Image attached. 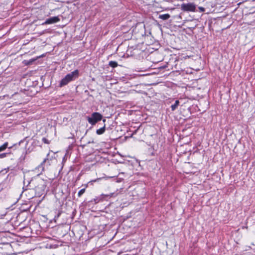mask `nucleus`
<instances>
[{"label":"nucleus","instance_id":"1","mask_svg":"<svg viewBox=\"0 0 255 255\" xmlns=\"http://www.w3.org/2000/svg\"><path fill=\"white\" fill-rule=\"evenodd\" d=\"M79 76V71L78 70H75L74 71L67 74L60 82V87H63L66 85L70 82L73 81Z\"/></svg>","mask_w":255,"mask_h":255},{"label":"nucleus","instance_id":"2","mask_svg":"<svg viewBox=\"0 0 255 255\" xmlns=\"http://www.w3.org/2000/svg\"><path fill=\"white\" fill-rule=\"evenodd\" d=\"M102 115L98 112H94L91 115V117H88L87 120L89 124L92 125H95L98 122L102 119Z\"/></svg>","mask_w":255,"mask_h":255},{"label":"nucleus","instance_id":"3","mask_svg":"<svg viewBox=\"0 0 255 255\" xmlns=\"http://www.w3.org/2000/svg\"><path fill=\"white\" fill-rule=\"evenodd\" d=\"M180 8L183 11L195 12L196 5L193 2L183 3L181 4Z\"/></svg>","mask_w":255,"mask_h":255},{"label":"nucleus","instance_id":"4","mask_svg":"<svg viewBox=\"0 0 255 255\" xmlns=\"http://www.w3.org/2000/svg\"><path fill=\"white\" fill-rule=\"evenodd\" d=\"M35 188L37 194L41 196L44 193L45 189V185L43 181L39 180V185Z\"/></svg>","mask_w":255,"mask_h":255},{"label":"nucleus","instance_id":"5","mask_svg":"<svg viewBox=\"0 0 255 255\" xmlns=\"http://www.w3.org/2000/svg\"><path fill=\"white\" fill-rule=\"evenodd\" d=\"M60 19L58 16H53L47 19L42 24H51L59 21Z\"/></svg>","mask_w":255,"mask_h":255},{"label":"nucleus","instance_id":"6","mask_svg":"<svg viewBox=\"0 0 255 255\" xmlns=\"http://www.w3.org/2000/svg\"><path fill=\"white\" fill-rule=\"evenodd\" d=\"M52 163L51 160H50L48 158L45 159L43 162L41 163V164L38 166L39 168L42 169V170H44V169L45 167L47 168L49 165H51Z\"/></svg>","mask_w":255,"mask_h":255},{"label":"nucleus","instance_id":"7","mask_svg":"<svg viewBox=\"0 0 255 255\" xmlns=\"http://www.w3.org/2000/svg\"><path fill=\"white\" fill-rule=\"evenodd\" d=\"M170 17V15L168 14H160L159 15V18L162 19V20H167L168 18H169Z\"/></svg>","mask_w":255,"mask_h":255},{"label":"nucleus","instance_id":"8","mask_svg":"<svg viewBox=\"0 0 255 255\" xmlns=\"http://www.w3.org/2000/svg\"><path fill=\"white\" fill-rule=\"evenodd\" d=\"M84 186L85 188L81 189L78 193V196L79 197H80L85 193L86 188L88 187L87 184H85Z\"/></svg>","mask_w":255,"mask_h":255},{"label":"nucleus","instance_id":"9","mask_svg":"<svg viewBox=\"0 0 255 255\" xmlns=\"http://www.w3.org/2000/svg\"><path fill=\"white\" fill-rule=\"evenodd\" d=\"M179 101L178 100H176L175 101V103L173 105H171V110L172 111H175L176 110V109L179 106Z\"/></svg>","mask_w":255,"mask_h":255},{"label":"nucleus","instance_id":"10","mask_svg":"<svg viewBox=\"0 0 255 255\" xmlns=\"http://www.w3.org/2000/svg\"><path fill=\"white\" fill-rule=\"evenodd\" d=\"M105 131V126H104L103 127L98 129L96 131V133L98 134H103Z\"/></svg>","mask_w":255,"mask_h":255},{"label":"nucleus","instance_id":"11","mask_svg":"<svg viewBox=\"0 0 255 255\" xmlns=\"http://www.w3.org/2000/svg\"><path fill=\"white\" fill-rule=\"evenodd\" d=\"M109 65L113 68H115L118 66V63L116 61H111L109 62Z\"/></svg>","mask_w":255,"mask_h":255},{"label":"nucleus","instance_id":"12","mask_svg":"<svg viewBox=\"0 0 255 255\" xmlns=\"http://www.w3.org/2000/svg\"><path fill=\"white\" fill-rule=\"evenodd\" d=\"M7 144H2L0 146V152L4 150L7 148Z\"/></svg>","mask_w":255,"mask_h":255},{"label":"nucleus","instance_id":"13","mask_svg":"<svg viewBox=\"0 0 255 255\" xmlns=\"http://www.w3.org/2000/svg\"><path fill=\"white\" fill-rule=\"evenodd\" d=\"M7 153H3L0 154V158H4L6 156Z\"/></svg>","mask_w":255,"mask_h":255},{"label":"nucleus","instance_id":"14","mask_svg":"<svg viewBox=\"0 0 255 255\" xmlns=\"http://www.w3.org/2000/svg\"><path fill=\"white\" fill-rule=\"evenodd\" d=\"M199 10L200 12H204L205 9L203 7L200 6L198 7Z\"/></svg>","mask_w":255,"mask_h":255},{"label":"nucleus","instance_id":"15","mask_svg":"<svg viewBox=\"0 0 255 255\" xmlns=\"http://www.w3.org/2000/svg\"><path fill=\"white\" fill-rule=\"evenodd\" d=\"M32 61H33V60H31L30 61H29L28 63H27V64H29L30 63H31Z\"/></svg>","mask_w":255,"mask_h":255},{"label":"nucleus","instance_id":"16","mask_svg":"<svg viewBox=\"0 0 255 255\" xmlns=\"http://www.w3.org/2000/svg\"><path fill=\"white\" fill-rule=\"evenodd\" d=\"M60 213H59V214L57 216V217H59V216H60Z\"/></svg>","mask_w":255,"mask_h":255},{"label":"nucleus","instance_id":"17","mask_svg":"<svg viewBox=\"0 0 255 255\" xmlns=\"http://www.w3.org/2000/svg\"><path fill=\"white\" fill-rule=\"evenodd\" d=\"M113 195V194H111V195H110V197H112Z\"/></svg>","mask_w":255,"mask_h":255},{"label":"nucleus","instance_id":"18","mask_svg":"<svg viewBox=\"0 0 255 255\" xmlns=\"http://www.w3.org/2000/svg\"><path fill=\"white\" fill-rule=\"evenodd\" d=\"M106 121V120H104L103 122H105Z\"/></svg>","mask_w":255,"mask_h":255}]
</instances>
